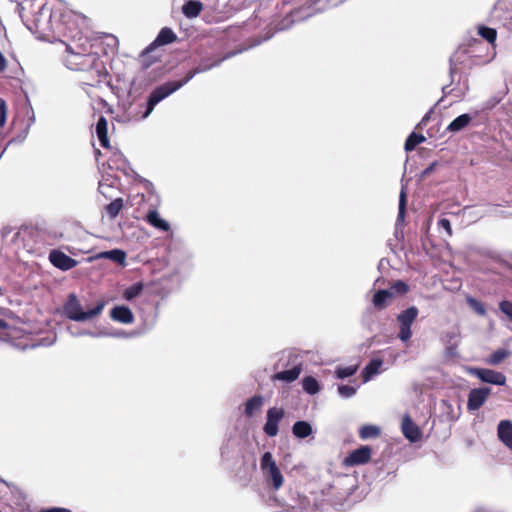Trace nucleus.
<instances>
[{
  "mask_svg": "<svg viewBox=\"0 0 512 512\" xmlns=\"http://www.w3.org/2000/svg\"><path fill=\"white\" fill-rule=\"evenodd\" d=\"M145 188L149 191V192H152L153 189H154V186L152 184V182L148 181V180H145Z\"/></svg>",
  "mask_w": 512,
  "mask_h": 512,
  "instance_id": "obj_52",
  "label": "nucleus"
},
{
  "mask_svg": "<svg viewBox=\"0 0 512 512\" xmlns=\"http://www.w3.org/2000/svg\"><path fill=\"white\" fill-rule=\"evenodd\" d=\"M123 205H124L123 199L116 198L115 200H113L111 203H109L105 207V210H106L107 214L109 215V217L111 219H114L119 215L120 211L123 208Z\"/></svg>",
  "mask_w": 512,
  "mask_h": 512,
  "instance_id": "obj_33",
  "label": "nucleus"
},
{
  "mask_svg": "<svg viewBox=\"0 0 512 512\" xmlns=\"http://www.w3.org/2000/svg\"><path fill=\"white\" fill-rule=\"evenodd\" d=\"M203 5L200 1L190 0L182 6V12L187 18H195L202 11Z\"/></svg>",
  "mask_w": 512,
  "mask_h": 512,
  "instance_id": "obj_28",
  "label": "nucleus"
},
{
  "mask_svg": "<svg viewBox=\"0 0 512 512\" xmlns=\"http://www.w3.org/2000/svg\"><path fill=\"white\" fill-rule=\"evenodd\" d=\"M425 140L426 138L422 134L412 132L405 141L404 149L407 152L413 151L418 144L424 142Z\"/></svg>",
  "mask_w": 512,
  "mask_h": 512,
  "instance_id": "obj_31",
  "label": "nucleus"
},
{
  "mask_svg": "<svg viewBox=\"0 0 512 512\" xmlns=\"http://www.w3.org/2000/svg\"><path fill=\"white\" fill-rule=\"evenodd\" d=\"M383 365V360L380 358H373L363 368L361 376L364 383L369 382L375 375L380 373V368Z\"/></svg>",
  "mask_w": 512,
  "mask_h": 512,
  "instance_id": "obj_19",
  "label": "nucleus"
},
{
  "mask_svg": "<svg viewBox=\"0 0 512 512\" xmlns=\"http://www.w3.org/2000/svg\"><path fill=\"white\" fill-rule=\"evenodd\" d=\"M475 63L473 51L470 48L457 49L449 59V76L451 83H454L455 77L464 72V69H471Z\"/></svg>",
  "mask_w": 512,
  "mask_h": 512,
  "instance_id": "obj_4",
  "label": "nucleus"
},
{
  "mask_svg": "<svg viewBox=\"0 0 512 512\" xmlns=\"http://www.w3.org/2000/svg\"><path fill=\"white\" fill-rule=\"evenodd\" d=\"M443 98L439 99V101H437V104H440V102H442Z\"/></svg>",
  "mask_w": 512,
  "mask_h": 512,
  "instance_id": "obj_61",
  "label": "nucleus"
},
{
  "mask_svg": "<svg viewBox=\"0 0 512 512\" xmlns=\"http://www.w3.org/2000/svg\"><path fill=\"white\" fill-rule=\"evenodd\" d=\"M7 120V104L4 99L0 98V127H3Z\"/></svg>",
  "mask_w": 512,
  "mask_h": 512,
  "instance_id": "obj_41",
  "label": "nucleus"
},
{
  "mask_svg": "<svg viewBox=\"0 0 512 512\" xmlns=\"http://www.w3.org/2000/svg\"><path fill=\"white\" fill-rule=\"evenodd\" d=\"M104 307L105 302L99 301L95 307L84 311L77 296L70 294L64 305V313L70 320L85 322L101 314Z\"/></svg>",
  "mask_w": 512,
  "mask_h": 512,
  "instance_id": "obj_3",
  "label": "nucleus"
},
{
  "mask_svg": "<svg viewBox=\"0 0 512 512\" xmlns=\"http://www.w3.org/2000/svg\"><path fill=\"white\" fill-rule=\"evenodd\" d=\"M473 117L469 113H464L456 117L446 128L447 132L458 133L466 128L472 121Z\"/></svg>",
  "mask_w": 512,
  "mask_h": 512,
  "instance_id": "obj_22",
  "label": "nucleus"
},
{
  "mask_svg": "<svg viewBox=\"0 0 512 512\" xmlns=\"http://www.w3.org/2000/svg\"><path fill=\"white\" fill-rule=\"evenodd\" d=\"M490 393L491 388L489 387H480L470 390L467 401L468 411L478 410L485 403Z\"/></svg>",
  "mask_w": 512,
  "mask_h": 512,
  "instance_id": "obj_10",
  "label": "nucleus"
},
{
  "mask_svg": "<svg viewBox=\"0 0 512 512\" xmlns=\"http://www.w3.org/2000/svg\"><path fill=\"white\" fill-rule=\"evenodd\" d=\"M8 323L3 320V319H0V329H7L8 328Z\"/></svg>",
  "mask_w": 512,
  "mask_h": 512,
  "instance_id": "obj_54",
  "label": "nucleus"
},
{
  "mask_svg": "<svg viewBox=\"0 0 512 512\" xmlns=\"http://www.w3.org/2000/svg\"><path fill=\"white\" fill-rule=\"evenodd\" d=\"M143 290V284L141 282H136L130 287L126 288L123 292V297L127 301H131L140 295Z\"/></svg>",
  "mask_w": 512,
  "mask_h": 512,
  "instance_id": "obj_35",
  "label": "nucleus"
},
{
  "mask_svg": "<svg viewBox=\"0 0 512 512\" xmlns=\"http://www.w3.org/2000/svg\"><path fill=\"white\" fill-rule=\"evenodd\" d=\"M49 260L54 267L62 271H68L76 267L78 264L77 260L71 258L60 250H52L49 253Z\"/></svg>",
  "mask_w": 512,
  "mask_h": 512,
  "instance_id": "obj_11",
  "label": "nucleus"
},
{
  "mask_svg": "<svg viewBox=\"0 0 512 512\" xmlns=\"http://www.w3.org/2000/svg\"><path fill=\"white\" fill-rule=\"evenodd\" d=\"M372 450L369 446L364 445L353 450L345 458L344 463L347 466L363 465L369 462L371 458Z\"/></svg>",
  "mask_w": 512,
  "mask_h": 512,
  "instance_id": "obj_12",
  "label": "nucleus"
},
{
  "mask_svg": "<svg viewBox=\"0 0 512 512\" xmlns=\"http://www.w3.org/2000/svg\"><path fill=\"white\" fill-rule=\"evenodd\" d=\"M337 390L340 397L347 399L353 397L356 394L357 388L350 385L341 384L338 385Z\"/></svg>",
  "mask_w": 512,
  "mask_h": 512,
  "instance_id": "obj_38",
  "label": "nucleus"
},
{
  "mask_svg": "<svg viewBox=\"0 0 512 512\" xmlns=\"http://www.w3.org/2000/svg\"><path fill=\"white\" fill-rule=\"evenodd\" d=\"M68 329H69L71 335H73V336H84V335L91 336V333H93L92 331H88V330H76V331H74L72 329V327H69Z\"/></svg>",
  "mask_w": 512,
  "mask_h": 512,
  "instance_id": "obj_45",
  "label": "nucleus"
},
{
  "mask_svg": "<svg viewBox=\"0 0 512 512\" xmlns=\"http://www.w3.org/2000/svg\"><path fill=\"white\" fill-rule=\"evenodd\" d=\"M283 417L284 410L282 408H269L266 414V423L263 427L264 433L269 437H275L279 432L278 425Z\"/></svg>",
  "mask_w": 512,
  "mask_h": 512,
  "instance_id": "obj_8",
  "label": "nucleus"
},
{
  "mask_svg": "<svg viewBox=\"0 0 512 512\" xmlns=\"http://www.w3.org/2000/svg\"><path fill=\"white\" fill-rule=\"evenodd\" d=\"M401 430L405 438L410 442H417L422 437L420 428L412 421L409 415H405L402 419Z\"/></svg>",
  "mask_w": 512,
  "mask_h": 512,
  "instance_id": "obj_13",
  "label": "nucleus"
},
{
  "mask_svg": "<svg viewBox=\"0 0 512 512\" xmlns=\"http://www.w3.org/2000/svg\"><path fill=\"white\" fill-rule=\"evenodd\" d=\"M110 40L115 46L118 45V39L115 36H110Z\"/></svg>",
  "mask_w": 512,
  "mask_h": 512,
  "instance_id": "obj_55",
  "label": "nucleus"
},
{
  "mask_svg": "<svg viewBox=\"0 0 512 512\" xmlns=\"http://www.w3.org/2000/svg\"><path fill=\"white\" fill-rule=\"evenodd\" d=\"M433 109H430L424 116L423 118L421 119L419 125H425L429 119H430V115L432 113Z\"/></svg>",
  "mask_w": 512,
  "mask_h": 512,
  "instance_id": "obj_50",
  "label": "nucleus"
},
{
  "mask_svg": "<svg viewBox=\"0 0 512 512\" xmlns=\"http://www.w3.org/2000/svg\"><path fill=\"white\" fill-rule=\"evenodd\" d=\"M439 228L444 229L449 236L452 235L451 223L447 218H441L438 221Z\"/></svg>",
  "mask_w": 512,
  "mask_h": 512,
  "instance_id": "obj_43",
  "label": "nucleus"
},
{
  "mask_svg": "<svg viewBox=\"0 0 512 512\" xmlns=\"http://www.w3.org/2000/svg\"><path fill=\"white\" fill-rule=\"evenodd\" d=\"M111 162L114 163L116 165V167L119 169V168H123L127 161L126 159L124 158L123 154L118 152V153H115L111 159Z\"/></svg>",
  "mask_w": 512,
  "mask_h": 512,
  "instance_id": "obj_42",
  "label": "nucleus"
},
{
  "mask_svg": "<svg viewBox=\"0 0 512 512\" xmlns=\"http://www.w3.org/2000/svg\"><path fill=\"white\" fill-rule=\"evenodd\" d=\"M469 81L467 74L464 72H460L456 77L454 83L444 85L442 87L443 96L452 95L455 98L462 99L467 92L469 91Z\"/></svg>",
  "mask_w": 512,
  "mask_h": 512,
  "instance_id": "obj_7",
  "label": "nucleus"
},
{
  "mask_svg": "<svg viewBox=\"0 0 512 512\" xmlns=\"http://www.w3.org/2000/svg\"><path fill=\"white\" fill-rule=\"evenodd\" d=\"M145 220L151 225L153 226L154 228L160 230V231H163V232H167L170 230V224L168 221H166L165 219H163L160 214L158 213L157 210H150L146 217H145Z\"/></svg>",
  "mask_w": 512,
  "mask_h": 512,
  "instance_id": "obj_20",
  "label": "nucleus"
},
{
  "mask_svg": "<svg viewBox=\"0 0 512 512\" xmlns=\"http://www.w3.org/2000/svg\"><path fill=\"white\" fill-rule=\"evenodd\" d=\"M499 310L507 316V318L512 322V302L509 300H502L499 303Z\"/></svg>",
  "mask_w": 512,
  "mask_h": 512,
  "instance_id": "obj_40",
  "label": "nucleus"
},
{
  "mask_svg": "<svg viewBox=\"0 0 512 512\" xmlns=\"http://www.w3.org/2000/svg\"><path fill=\"white\" fill-rule=\"evenodd\" d=\"M292 433L296 438L304 439L313 433V428L307 421H296L292 426Z\"/></svg>",
  "mask_w": 512,
  "mask_h": 512,
  "instance_id": "obj_25",
  "label": "nucleus"
},
{
  "mask_svg": "<svg viewBox=\"0 0 512 512\" xmlns=\"http://www.w3.org/2000/svg\"><path fill=\"white\" fill-rule=\"evenodd\" d=\"M110 317L113 321L122 324H132L134 315L131 309L125 305H117L110 310Z\"/></svg>",
  "mask_w": 512,
  "mask_h": 512,
  "instance_id": "obj_14",
  "label": "nucleus"
},
{
  "mask_svg": "<svg viewBox=\"0 0 512 512\" xmlns=\"http://www.w3.org/2000/svg\"><path fill=\"white\" fill-rule=\"evenodd\" d=\"M298 13V11H295L293 13H291L290 17H293V19L291 20V22H294L295 21V16L296 14Z\"/></svg>",
  "mask_w": 512,
  "mask_h": 512,
  "instance_id": "obj_56",
  "label": "nucleus"
},
{
  "mask_svg": "<svg viewBox=\"0 0 512 512\" xmlns=\"http://www.w3.org/2000/svg\"><path fill=\"white\" fill-rule=\"evenodd\" d=\"M472 374L485 383L503 386L506 383V376L498 371L486 368H474Z\"/></svg>",
  "mask_w": 512,
  "mask_h": 512,
  "instance_id": "obj_9",
  "label": "nucleus"
},
{
  "mask_svg": "<svg viewBox=\"0 0 512 512\" xmlns=\"http://www.w3.org/2000/svg\"><path fill=\"white\" fill-rule=\"evenodd\" d=\"M108 122L104 116H100L96 123V134L102 147L109 148V139L107 133Z\"/></svg>",
  "mask_w": 512,
  "mask_h": 512,
  "instance_id": "obj_24",
  "label": "nucleus"
},
{
  "mask_svg": "<svg viewBox=\"0 0 512 512\" xmlns=\"http://www.w3.org/2000/svg\"><path fill=\"white\" fill-rule=\"evenodd\" d=\"M235 54L236 52H229L223 57H216L215 55L201 56L198 65L188 71L184 78L180 80L165 82L153 89L147 99L146 109L141 118L146 119L152 113L158 103H160L174 92L178 91L190 80H192L197 74L209 71L212 68L219 66L224 60L234 56Z\"/></svg>",
  "mask_w": 512,
  "mask_h": 512,
  "instance_id": "obj_1",
  "label": "nucleus"
},
{
  "mask_svg": "<svg viewBox=\"0 0 512 512\" xmlns=\"http://www.w3.org/2000/svg\"><path fill=\"white\" fill-rule=\"evenodd\" d=\"M467 303L470 306V308H472L478 315L484 316L486 314V309L484 305L477 299L473 297H468Z\"/></svg>",
  "mask_w": 512,
  "mask_h": 512,
  "instance_id": "obj_39",
  "label": "nucleus"
},
{
  "mask_svg": "<svg viewBox=\"0 0 512 512\" xmlns=\"http://www.w3.org/2000/svg\"><path fill=\"white\" fill-rule=\"evenodd\" d=\"M457 336V333L455 331H451V332H448L446 334V337L449 338V341H451L452 339H454L455 337Z\"/></svg>",
  "mask_w": 512,
  "mask_h": 512,
  "instance_id": "obj_53",
  "label": "nucleus"
},
{
  "mask_svg": "<svg viewBox=\"0 0 512 512\" xmlns=\"http://www.w3.org/2000/svg\"><path fill=\"white\" fill-rule=\"evenodd\" d=\"M443 98L439 99V101H437V104H440V102H442Z\"/></svg>",
  "mask_w": 512,
  "mask_h": 512,
  "instance_id": "obj_60",
  "label": "nucleus"
},
{
  "mask_svg": "<svg viewBox=\"0 0 512 512\" xmlns=\"http://www.w3.org/2000/svg\"><path fill=\"white\" fill-rule=\"evenodd\" d=\"M490 21L499 23L512 30V2L511 0H498L490 12Z\"/></svg>",
  "mask_w": 512,
  "mask_h": 512,
  "instance_id": "obj_5",
  "label": "nucleus"
},
{
  "mask_svg": "<svg viewBox=\"0 0 512 512\" xmlns=\"http://www.w3.org/2000/svg\"><path fill=\"white\" fill-rule=\"evenodd\" d=\"M260 470L265 487L270 491H278L284 483V476L271 452H265L260 459Z\"/></svg>",
  "mask_w": 512,
  "mask_h": 512,
  "instance_id": "obj_2",
  "label": "nucleus"
},
{
  "mask_svg": "<svg viewBox=\"0 0 512 512\" xmlns=\"http://www.w3.org/2000/svg\"><path fill=\"white\" fill-rule=\"evenodd\" d=\"M40 512H72V511L67 508L53 507V508L43 509Z\"/></svg>",
  "mask_w": 512,
  "mask_h": 512,
  "instance_id": "obj_48",
  "label": "nucleus"
},
{
  "mask_svg": "<svg viewBox=\"0 0 512 512\" xmlns=\"http://www.w3.org/2000/svg\"><path fill=\"white\" fill-rule=\"evenodd\" d=\"M510 355V351L507 349H498L494 351L488 358L487 362L490 365H499L502 363L508 356Z\"/></svg>",
  "mask_w": 512,
  "mask_h": 512,
  "instance_id": "obj_34",
  "label": "nucleus"
},
{
  "mask_svg": "<svg viewBox=\"0 0 512 512\" xmlns=\"http://www.w3.org/2000/svg\"><path fill=\"white\" fill-rule=\"evenodd\" d=\"M474 43H475V44H478V43H480V42H479L477 39H475V40H474Z\"/></svg>",
  "mask_w": 512,
  "mask_h": 512,
  "instance_id": "obj_59",
  "label": "nucleus"
},
{
  "mask_svg": "<svg viewBox=\"0 0 512 512\" xmlns=\"http://www.w3.org/2000/svg\"><path fill=\"white\" fill-rule=\"evenodd\" d=\"M445 352H446V355L450 358H455L458 356V352H457V344L456 343H452V344H449L446 346V349H445Z\"/></svg>",
  "mask_w": 512,
  "mask_h": 512,
  "instance_id": "obj_44",
  "label": "nucleus"
},
{
  "mask_svg": "<svg viewBox=\"0 0 512 512\" xmlns=\"http://www.w3.org/2000/svg\"><path fill=\"white\" fill-rule=\"evenodd\" d=\"M16 141H17V139L13 138V139H11V140L9 141V143H8V144H12V143H14V142H16Z\"/></svg>",
  "mask_w": 512,
  "mask_h": 512,
  "instance_id": "obj_58",
  "label": "nucleus"
},
{
  "mask_svg": "<svg viewBox=\"0 0 512 512\" xmlns=\"http://www.w3.org/2000/svg\"><path fill=\"white\" fill-rule=\"evenodd\" d=\"M392 298L393 292L387 289H379L373 295L372 304L376 310L381 311L390 304Z\"/></svg>",
  "mask_w": 512,
  "mask_h": 512,
  "instance_id": "obj_18",
  "label": "nucleus"
},
{
  "mask_svg": "<svg viewBox=\"0 0 512 512\" xmlns=\"http://www.w3.org/2000/svg\"><path fill=\"white\" fill-rule=\"evenodd\" d=\"M437 166V162H433L431 163L427 168H425L423 171H422V174L421 176L422 177H427L429 176L434 170H435V167Z\"/></svg>",
  "mask_w": 512,
  "mask_h": 512,
  "instance_id": "obj_46",
  "label": "nucleus"
},
{
  "mask_svg": "<svg viewBox=\"0 0 512 512\" xmlns=\"http://www.w3.org/2000/svg\"><path fill=\"white\" fill-rule=\"evenodd\" d=\"M406 205H407V194L404 188L401 189L399 195V205H398V215L395 223V236L396 238H403V231L400 230V227L403 226L405 220L406 213Z\"/></svg>",
  "mask_w": 512,
  "mask_h": 512,
  "instance_id": "obj_15",
  "label": "nucleus"
},
{
  "mask_svg": "<svg viewBox=\"0 0 512 512\" xmlns=\"http://www.w3.org/2000/svg\"><path fill=\"white\" fill-rule=\"evenodd\" d=\"M393 292V297L395 295H404L409 291V286L406 282L402 280H397L394 282L391 287L388 289Z\"/></svg>",
  "mask_w": 512,
  "mask_h": 512,
  "instance_id": "obj_37",
  "label": "nucleus"
},
{
  "mask_svg": "<svg viewBox=\"0 0 512 512\" xmlns=\"http://www.w3.org/2000/svg\"><path fill=\"white\" fill-rule=\"evenodd\" d=\"M137 332H126L121 329H115V330H103L98 331V333H91V337H113V338H132L137 336Z\"/></svg>",
  "mask_w": 512,
  "mask_h": 512,
  "instance_id": "obj_26",
  "label": "nucleus"
},
{
  "mask_svg": "<svg viewBox=\"0 0 512 512\" xmlns=\"http://www.w3.org/2000/svg\"><path fill=\"white\" fill-rule=\"evenodd\" d=\"M419 310L416 306H410L397 315L399 324L398 338L402 342H407L412 336L411 326L418 317Z\"/></svg>",
  "mask_w": 512,
  "mask_h": 512,
  "instance_id": "obj_6",
  "label": "nucleus"
},
{
  "mask_svg": "<svg viewBox=\"0 0 512 512\" xmlns=\"http://www.w3.org/2000/svg\"><path fill=\"white\" fill-rule=\"evenodd\" d=\"M358 370V366L357 365H351V366H346V367H338L336 369V377L338 379H345V378H348V377H351L353 376Z\"/></svg>",
  "mask_w": 512,
  "mask_h": 512,
  "instance_id": "obj_36",
  "label": "nucleus"
},
{
  "mask_svg": "<svg viewBox=\"0 0 512 512\" xmlns=\"http://www.w3.org/2000/svg\"><path fill=\"white\" fill-rule=\"evenodd\" d=\"M381 434V429L376 425H364L359 429V437L362 440L377 438Z\"/></svg>",
  "mask_w": 512,
  "mask_h": 512,
  "instance_id": "obj_29",
  "label": "nucleus"
},
{
  "mask_svg": "<svg viewBox=\"0 0 512 512\" xmlns=\"http://www.w3.org/2000/svg\"><path fill=\"white\" fill-rule=\"evenodd\" d=\"M478 35L485 39L488 43L493 44L497 38V31L494 28L485 25H479Z\"/></svg>",
  "mask_w": 512,
  "mask_h": 512,
  "instance_id": "obj_32",
  "label": "nucleus"
},
{
  "mask_svg": "<svg viewBox=\"0 0 512 512\" xmlns=\"http://www.w3.org/2000/svg\"><path fill=\"white\" fill-rule=\"evenodd\" d=\"M25 134H27V131L25 132ZM25 138H26V135H23V137L19 139V142H22Z\"/></svg>",
  "mask_w": 512,
  "mask_h": 512,
  "instance_id": "obj_57",
  "label": "nucleus"
},
{
  "mask_svg": "<svg viewBox=\"0 0 512 512\" xmlns=\"http://www.w3.org/2000/svg\"><path fill=\"white\" fill-rule=\"evenodd\" d=\"M221 457L223 460H228L229 457H230V448H229V445L226 444V445H223L221 447Z\"/></svg>",
  "mask_w": 512,
  "mask_h": 512,
  "instance_id": "obj_47",
  "label": "nucleus"
},
{
  "mask_svg": "<svg viewBox=\"0 0 512 512\" xmlns=\"http://www.w3.org/2000/svg\"><path fill=\"white\" fill-rule=\"evenodd\" d=\"M497 435L500 441L512 451V422L510 420L499 422Z\"/></svg>",
  "mask_w": 512,
  "mask_h": 512,
  "instance_id": "obj_16",
  "label": "nucleus"
},
{
  "mask_svg": "<svg viewBox=\"0 0 512 512\" xmlns=\"http://www.w3.org/2000/svg\"><path fill=\"white\" fill-rule=\"evenodd\" d=\"M379 280H380L379 278H378V279H376V281H375L374 285H376V284L379 282Z\"/></svg>",
  "mask_w": 512,
  "mask_h": 512,
  "instance_id": "obj_62",
  "label": "nucleus"
},
{
  "mask_svg": "<svg viewBox=\"0 0 512 512\" xmlns=\"http://www.w3.org/2000/svg\"><path fill=\"white\" fill-rule=\"evenodd\" d=\"M27 114L29 115V123L27 125V130H28L35 123V114H34L32 107L29 108V111Z\"/></svg>",
  "mask_w": 512,
  "mask_h": 512,
  "instance_id": "obj_49",
  "label": "nucleus"
},
{
  "mask_svg": "<svg viewBox=\"0 0 512 512\" xmlns=\"http://www.w3.org/2000/svg\"><path fill=\"white\" fill-rule=\"evenodd\" d=\"M177 39L176 34L171 28L164 27L160 30L154 42L146 48L145 52H149L153 46H163L173 43Z\"/></svg>",
  "mask_w": 512,
  "mask_h": 512,
  "instance_id": "obj_17",
  "label": "nucleus"
},
{
  "mask_svg": "<svg viewBox=\"0 0 512 512\" xmlns=\"http://www.w3.org/2000/svg\"><path fill=\"white\" fill-rule=\"evenodd\" d=\"M264 404V398L262 395H254L249 398L245 403L244 413L247 417H253L256 412L260 411Z\"/></svg>",
  "mask_w": 512,
  "mask_h": 512,
  "instance_id": "obj_23",
  "label": "nucleus"
},
{
  "mask_svg": "<svg viewBox=\"0 0 512 512\" xmlns=\"http://www.w3.org/2000/svg\"><path fill=\"white\" fill-rule=\"evenodd\" d=\"M300 373L301 368L299 366H294L291 369L277 372L273 379L290 383L295 381L299 377Z\"/></svg>",
  "mask_w": 512,
  "mask_h": 512,
  "instance_id": "obj_27",
  "label": "nucleus"
},
{
  "mask_svg": "<svg viewBox=\"0 0 512 512\" xmlns=\"http://www.w3.org/2000/svg\"><path fill=\"white\" fill-rule=\"evenodd\" d=\"M108 185H104L103 183H99L98 190L101 194L105 195L106 188H108Z\"/></svg>",
  "mask_w": 512,
  "mask_h": 512,
  "instance_id": "obj_51",
  "label": "nucleus"
},
{
  "mask_svg": "<svg viewBox=\"0 0 512 512\" xmlns=\"http://www.w3.org/2000/svg\"><path fill=\"white\" fill-rule=\"evenodd\" d=\"M303 390L309 395H315L320 390V385L316 378L312 376H306L302 380Z\"/></svg>",
  "mask_w": 512,
  "mask_h": 512,
  "instance_id": "obj_30",
  "label": "nucleus"
},
{
  "mask_svg": "<svg viewBox=\"0 0 512 512\" xmlns=\"http://www.w3.org/2000/svg\"><path fill=\"white\" fill-rule=\"evenodd\" d=\"M126 252L122 249H112L109 251H103L96 255L97 259H109L119 265H126Z\"/></svg>",
  "mask_w": 512,
  "mask_h": 512,
  "instance_id": "obj_21",
  "label": "nucleus"
}]
</instances>
